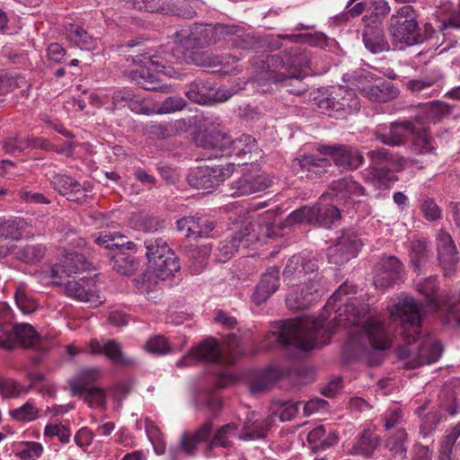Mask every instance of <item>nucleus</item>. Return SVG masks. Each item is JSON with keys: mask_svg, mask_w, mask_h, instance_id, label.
I'll return each instance as SVG.
<instances>
[{"mask_svg": "<svg viewBox=\"0 0 460 460\" xmlns=\"http://www.w3.org/2000/svg\"><path fill=\"white\" fill-rule=\"evenodd\" d=\"M402 276V264L394 256L382 258L376 266L374 285L386 289L397 284Z\"/></svg>", "mask_w": 460, "mask_h": 460, "instance_id": "nucleus-18", "label": "nucleus"}, {"mask_svg": "<svg viewBox=\"0 0 460 460\" xmlns=\"http://www.w3.org/2000/svg\"><path fill=\"white\" fill-rule=\"evenodd\" d=\"M12 309L4 303L0 304V347L13 349L12 332L15 327Z\"/></svg>", "mask_w": 460, "mask_h": 460, "instance_id": "nucleus-39", "label": "nucleus"}, {"mask_svg": "<svg viewBox=\"0 0 460 460\" xmlns=\"http://www.w3.org/2000/svg\"><path fill=\"white\" fill-rule=\"evenodd\" d=\"M361 331L374 349L366 357L367 364L371 367L380 365L383 356L376 350H385L391 346L390 329L379 318L372 317L366 321Z\"/></svg>", "mask_w": 460, "mask_h": 460, "instance_id": "nucleus-10", "label": "nucleus"}, {"mask_svg": "<svg viewBox=\"0 0 460 460\" xmlns=\"http://www.w3.org/2000/svg\"><path fill=\"white\" fill-rule=\"evenodd\" d=\"M410 263L414 271L420 273L427 266L431 257V250L426 239H418L411 243L409 251Z\"/></svg>", "mask_w": 460, "mask_h": 460, "instance_id": "nucleus-34", "label": "nucleus"}, {"mask_svg": "<svg viewBox=\"0 0 460 460\" xmlns=\"http://www.w3.org/2000/svg\"><path fill=\"white\" fill-rule=\"evenodd\" d=\"M380 437L371 429H364L348 446L347 453L363 458H371L380 447Z\"/></svg>", "mask_w": 460, "mask_h": 460, "instance_id": "nucleus-23", "label": "nucleus"}, {"mask_svg": "<svg viewBox=\"0 0 460 460\" xmlns=\"http://www.w3.org/2000/svg\"><path fill=\"white\" fill-rule=\"evenodd\" d=\"M218 30L216 26L211 24H199L194 23L193 26L183 28L179 31L175 32V44L176 46L166 45L171 52L182 53L185 58L181 60L188 62V58L199 66H215L219 62L216 61L215 58L209 57L207 53H193V55L188 57L187 50L194 49H202L211 44L216 43L218 40Z\"/></svg>", "mask_w": 460, "mask_h": 460, "instance_id": "nucleus-5", "label": "nucleus"}, {"mask_svg": "<svg viewBox=\"0 0 460 460\" xmlns=\"http://www.w3.org/2000/svg\"><path fill=\"white\" fill-rule=\"evenodd\" d=\"M31 386L24 388L18 382L11 379L0 380V393L5 398H16L26 394Z\"/></svg>", "mask_w": 460, "mask_h": 460, "instance_id": "nucleus-57", "label": "nucleus"}, {"mask_svg": "<svg viewBox=\"0 0 460 460\" xmlns=\"http://www.w3.org/2000/svg\"><path fill=\"white\" fill-rule=\"evenodd\" d=\"M361 246L362 242L355 231H343L336 243L328 248V261L336 265L344 264L357 256Z\"/></svg>", "mask_w": 460, "mask_h": 460, "instance_id": "nucleus-15", "label": "nucleus"}, {"mask_svg": "<svg viewBox=\"0 0 460 460\" xmlns=\"http://www.w3.org/2000/svg\"><path fill=\"white\" fill-rule=\"evenodd\" d=\"M10 414L19 421H32L38 418V410L33 403L27 402L21 407L12 410Z\"/></svg>", "mask_w": 460, "mask_h": 460, "instance_id": "nucleus-58", "label": "nucleus"}, {"mask_svg": "<svg viewBox=\"0 0 460 460\" xmlns=\"http://www.w3.org/2000/svg\"><path fill=\"white\" fill-rule=\"evenodd\" d=\"M45 252L41 244H27L17 248L15 256L26 263H37L44 257Z\"/></svg>", "mask_w": 460, "mask_h": 460, "instance_id": "nucleus-51", "label": "nucleus"}, {"mask_svg": "<svg viewBox=\"0 0 460 460\" xmlns=\"http://www.w3.org/2000/svg\"><path fill=\"white\" fill-rule=\"evenodd\" d=\"M26 223L22 219L0 218V254L6 253L9 247L4 244L6 240H19L22 234Z\"/></svg>", "mask_w": 460, "mask_h": 460, "instance_id": "nucleus-35", "label": "nucleus"}, {"mask_svg": "<svg viewBox=\"0 0 460 460\" xmlns=\"http://www.w3.org/2000/svg\"><path fill=\"white\" fill-rule=\"evenodd\" d=\"M307 75H309V65L307 67L296 66V69L290 70L287 75L278 73L270 79L274 83H279L288 93L300 95L307 90L303 82Z\"/></svg>", "mask_w": 460, "mask_h": 460, "instance_id": "nucleus-26", "label": "nucleus"}, {"mask_svg": "<svg viewBox=\"0 0 460 460\" xmlns=\"http://www.w3.org/2000/svg\"><path fill=\"white\" fill-rule=\"evenodd\" d=\"M130 4L134 9L148 13H169V8L156 0H131Z\"/></svg>", "mask_w": 460, "mask_h": 460, "instance_id": "nucleus-60", "label": "nucleus"}, {"mask_svg": "<svg viewBox=\"0 0 460 460\" xmlns=\"http://www.w3.org/2000/svg\"><path fill=\"white\" fill-rule=\"evenodd\" d=\"M234 92L226 87L215 88L208 83L194 81L186 91V96L193 102L202 105H212L215 102H223L230 99Z\"/></svg>", "mask_w": 460, "mask_h": 460, "instance_id": "nucleus-16", "label": "nucleus"}, {"mask_svg": "<svg viewBox=\"0 0 460 460\" xmlns=\"http://www.w3.org/2000/svg\"><path fill=\"white\" fill-rule=\"evenodd\" d=\"M264 63L270 70L285 68L288 72L296 69V66H308V58L305 54L294 53L280 55H269L266 57Z\"/></svg>", "mask_w": 460, "mask_h": 460, "instance_id": "nucleus-31", "label": "nucleus"}, {"mask_svg": "<svg viewBox=\"0 0 460 460\" xmlns=\"http://www.w3.org/2000/svg\"><path fill=\"white\" fill-rule=\"evenodd\" d=\"M315 221H317V217L315 216L314 206L301 207L290 213L286 219V223L288 226L294 224H309L315 226Z\"/></svg>", "mask_w": 460, "mask_h": 460, "instance_id": "nucleus-53", "label": "nucleus"}, {"mask_svg": "<svg viewBox=\"0 0 460 460\" xmlns=\"http://www.w3.org/2000/svg\"><path fill=\"white\" fill-rule=\"evenodd\" d=\"M420 210L427 220L435 221L441 217V209L431 198L424 197L421 199Z\"/></svg>", "mask_w": 460, "mask_h": 460, "instance_id": "nucleus-61", "label": "nucleus"}, {"mask_svg": "<svg viewBox=\"0 0 460 460\" xmlns=\"http://www.w3.org/2000/svg\"><path fill=\"white\" fill-rule=\"evenodd\" d=\"M371 165L364 172V178L367 182L379 186L386 178V172L382 168L386 166L387 160L391 157V152L384 147H377L367 153Z\"/></svg>", "mask_w": 460, "mask_h": 460, "instance_id": "nucleus-22", "label": "nucleus"}, {"mask_svg": "<svg viewBox=\"0 0 460 460\" xmlns=\"http://www.w3.org/2000/svg\"><path fill=\"white\" fill-rule=\"evenodd\" d=\"M441 78L442 75L440 71L435 70L430 75H428L422 79L409 81L407 83V86L411 92L420 93L422 91L433 86Z\"/></svg>", "mask_w": 460, "mask_h": 460, "instance_id": "nucleus-56", "label": "nucleus"}, {"mask_svg": "<svg viewBox=\"0 0 460 460\" xmlns=\"http://www.w3.org/2000/svg\"><path fill=\"white\" fill-rule=\"evenodd\" d=\"M138 264L134 256L122 252H117L111 258L112 269L121 275L130 276L134 274L138 268Z\"/></svg>", "mask_w": 460, "mask_h": 460, "instance_id": "nucleus-46", "label": "nucleus"}, {"mask_svg": "<svg viewBox=\"0 0 460 460\" xmlns=\"http://www.w3.org/2000/svg\"><path fill=\"white\" fill-rule=\"evenodd\" d=\"M233 44L243 49H257L262 47V40L251 34H243L234 38Z\"/></svg>", "mask_w": 460, "mask_h": 460, "instance_id": "nucleus-62", "label": "nucleus"}, {"mask_svg": "<svg viewBox=\"0 0 460 460\" xmlns=\"http://www.w3.org/2000/svg\"><path fill=\"white\" fill-rule=\"evenodd\" d=\"M438 254L445 275L453 274L458 262L457 251L452 237L446 232L438 234Z\"/></svg>", "mask_w": 460, "mask_h": 460, "instance_id": "nucleus-25", "label": "nucleus"}, {"mask_svg": "<svg viewBox=\"0 0 460 460\" xmlns=\"http://www.w3.org/2000/svg\"><path fill=\"white\" fill-rule=\"evenodd\" d=\"M279 288V270L278 267H270L261 276L252 296V300L257 305L266 302L270 296Z\"/></svg>", "mask_w": 460, "mask_h": 460, "instance_id": "nucleus-27", "label": "nucleus"}, {"mask_svg": "<svg viewBox=\"0 0 460 460\" xmlns=\"http://www.w3.org/2000/svg\"><path fill=\"white\" fill-rule=\"evenodd\" d=\"M144 244L146 249V256L148 260V264L166 256L172 252V249L163 238H148L145 241Z\"/></svg>", "mask_w": 460, "mask_h": 460, "instance_id": "nucleus-49", "label": "nucleus"}, {"mask_svg": "<svg viewBox=\"0 0 460 460\" xmlns=\"http://www.w3.org/2000/svg\"><path fill=\"white\" fill-rule=\"evenodd\" d=\"M363 42L367 50L373 54L388 51L390 45L380 27L367 26L363 32Z\"/></svg>", "mask_w": 460, "mask_h": 460, "instance_id": "nucleus-36", "label": "nucleus"}, {"mask_svg": "<svg viewBox=\"0 0 460 460\" xmlns=\"http://www.w3.org/2000/svg\"><path fill=\"white\" fill-rule=\"evenodd\" d=\"M148 269L157 279L164 280L172 278L175 272L180 270L181 265L178 258L172 251L166 256L149 263Z\"/></svg>", "mask_w": 460, "mask_h": 460, "instance_id": "nucleus-33", "label": "nucleus"}, {"mask_svg": "<svg viewBox=\"0 0 460 460\" xmlns=\"http://www.w3.org/2000/svg\"><path fill=\"white\" fill-rule=\"evenodd\" d=\"M302 262V254L293 255L288 259L283 271V278L288 282V285H293V280H302L304 278L305 269L301 267Z\"/></svg>", "mask_w": 460, "mask_h": 460, "instance_id": "nucleus-52", "label": "nucleus"}, {"mask_svg": "<svg viewBox=\"0 0 460 460\" xmlns=\"http://www.w3.org/2000/svg\"><path fill=\"white\" fill-rule=\"evenodd\" d=\"M393 322L400 325V333L409 343L415 341L421 332L420 304L412 297L401 298L387 308Z\"/></svg>", "mask_w": 460, "mask_h": 460, "instance_id": "nucleus-7", "label": "nucleus"}, {"mask_svg": "<svg viewBox=\"0 0 460 460\" xmlns=\"http://www.w3.org/2000/svg\"><path fill=\"white\" fill-rule=\"evenodd\" d=\"M388 31L394 40L412 46L421 42L420 29L413 7L405 4L392 14Z\"/></svg>", "mask_w": 460, "mask_h": 460, "instance_id": "nucleus-8", "label": "nucleus"}, {"mask_svg": "<svg viewBox=\"0 0 460 460\" xmlns=\"http://www.w3.org/2000/svg\"><path fill=\"white\" fill-rule=\"evenodd\" d=\"M318 151L323 155H329L337 166L344 169H357L364 162L363 155L349 146H321L318 147Z\"/></svg>", "mask_w": 460, "mask_h": 460, "instance_id": "nucleus-19", "label": "nucleus"}, {"mask_svg": "<svg viewBox=\"0 0 460 460\" xmlns=\"http://www.w3.org/2000/svg\"><path fill=\"white\" fill-rule=\"evenodd\" d=\"M330 190L332 191L330 195L341 197V199H349L354 201L358 198L364 196V188L358 182L349 178L332 181Z\"/></svg>", "mask_w": 460, "mask_h": 460, "instance_id": "nucleus-38", "label": "nucleus"}, {"mask_svg": "<svg viewBox=\"0 0 460 460\" xmlns=\"http://www.w3.org/2000/svg\"><path fill=\"white\" fill-rule=\"evenodd\" d=\"M298 165L300 171L298 172H306V177L313 175L319 176L325 172L326 168L331 166V161L325 157H321L313 154L303 155L294 160V166Z\"/></svg>", "mask_w": 460, "mask_h": 460, "instance_id": "nucleus-32", "label": "nucleus"}, {"mask_svg": "<svg viewBox=\"0 0 460 460\" xmlns=\"http://www.w3.org/2000/svg\"><path fill=\"white\" fill-rule=\"evenodd\" d=\"M323 278L318 274L308 281H305L303 286L292 289L286 298L287 306L292 311H299L308 308L316 303L323 291Z\"/></svg>", "mask_w": 460, "mask_h": 460, "instance_id": "nucleus-14", "label": "nucleus"}, {"mask_svg": "<svg viewBox=\"0 0 460 460\" xmlns=\"http://www.w3.org/2000/svg\"><path fill=\"white\" fill-rule=\"evenodd\" d=\"M327 196H330V194H323L320 198V201L314 206L315 216L317 217L315 226L326 228L330 227L341 217V212L336 207L330 204L322 203V201L324 200Z\"/></svg>", "mask_w": 460, "mask_h": 460, "instance_id": "nucleus-43", "label": "nucleus"}, {"mask_svg": "<svg viewBox=\"0 0 460 460\" xmlns=\"http://www.w3.org/2000/svg\"><path fill=\"white\" fill-rule=\"evenodd\" d=\"M301 402L291 401L273 402L270 406L269 418H272V423L278 418L280 421H289L295 418L298 412V406Z\"/></svg>", "mask_w": 460, "mask_h": 460, "instance_id": "nucleus-44", "label": "nucleus"}, {"mask_svg": "<svg viewBox=\"0 0 460 460\" xmlns=\"http://www.w3.org/2000/svg\"><path fill=\"white\" fill-rule=\"evenodd\" d=\"M321 107L327 110L331 117L344 119L358 111L360 103L352 89L340 86L334 89L329 97L321 102Z\"/></svg>", "mask_w": 460, "mask_h": 460, "instance_id": "nucleus-13", "label": "nucleus"}, {"mask_svg": "<svg viewBox=\"0 0 460 460\" xmlns=\"http://www.w3.org/2000/svg\"><path fill=\"white\" fill-rule=\"evenodd\" d=\"M452 111L451 104L435 101L422 105L416 118L421 123H436L451 115Z\"/></svg>", "mask_w": 460, "mask_h": 460, "instance_id": "nucleus-30", "label": "nucleus"}, {"mask_svg": "<svg viewBox=\"0 0 460 460\" xmlns=\"http://www.w3.org/2000/svg\"><path fill=\"white\" fill-rule=\"evenodd\" d=\"M275 218V212L267 210L256 218L244 217L242 219L234 230L231 239L220 242L217 252V261L220 262L229 261L240 246L253 249L258 244L277 236L279 229Z\"/></svg>", "mask_w": 460, "mask_h": 460, "instance_id": "nucleus-2", "label": "nucleus"}, {"mask_svg": "<svg viewBox=\"0 0 460 460\" xmlns=\"http://www.w3.org/2000/svg\"><path fill=\"white\" fill-rule=\"evenodd\" d=\"M65 292L66 296L81 302L95 305L102 303L93 278H82L78 280L68 281L66 284Z\"/></svg>", "mask_w": 460, "mask_h": 460, "instance_id": "nucleus-21", "label": "nucleus"}, {"mask_svg": "<svg viewBox=\"0 0 460 460\" xmlns=\"http://www.w3.org/2000/svg\"><path fill=\"white\" fill-rule=\"evenodd\" d=\"M90 263L86 261L84 255L78 252H69L59 264H55L50 268L49 277L52 279L51 283L56 286L62 285V279L81 270H86Z\"/></svg>", "mask_w": 460, "mask_h": 460, "instance_id": "nucleus-20", "label": "nucleus"}, {"mask_svg": "<svg viewBox=\"0 0 460 460\" xmlns=\"http://www.w3.org/2000/svg\"><path fill=\"white\" fill-rule=\"evenodd\" d=\"M183 58L185 56L182 53L176 54L166 48L156 51L143 50L132 57L133 62L140 65V68L130 71L128 78L145 90L158 91L162 88L159 79L151 70L171 75V66L181 63Z\"/></svg>", "mask_w": 460, "mask_h": 460, "instance_id": "nucleus-4", "label": "nucleus"}, {"mask_svg": "<svg viewBox=\"0 0 460 460\" xmlns=\"http://www.w3.org/2000/svg\"><path fill=\"white\" fill-rule=\"evenodd\" d=\"M52 187L70 201L84 203L86 200L84 188L66 174L54 173L50 178Z\"/></svg>", "mask_w": 460, "mask_h": 460, "instance_id": "nucleus-24", "label": "nucleus"}, {"mask_svg": "<svg viewBox=\"0 0 460 460\" xmlns=\"http://www.w3.org/2000/svg\"><path fill=\"white\" fill-rule=\"evenodd\" d=\"M89 346L91 353L93 354H103L115 364L123 365L127 363V360L123 357L120 345L114 340L101 343L97 339H92Z\"/></svg>", "mask_w": 460, "mask_h": 460, "instance_id": "nucleus-37", "label": "nucleus"}, {"mask_svg": "<svg viewBox=\"0 0 460 460\" xmlns=\"http://www.w3.org/2000/svg\"><path fill=\"white\" fill-rule=\"evenodd\" d=\"M147 351L156 355H165L172 350V348L163 335H155L150 338L146 344Z\"/></svg>", "mask_w": 460, "mask_h": 460, "instance_id": "nucleus-59", "label": "nucleus"}, {"mask_svg": "<svg viewBox=\"0 0 460 460\" xmlns=\"http://www.w3.org/2000/svg\"><path fill=\"white\" fill-rule=\"evenodd\" d=\"M411 134L413 135L412 146L416 153L426 155L436 151L434 140L427 130L422 129L415 131V128L413 127V133Z\"/></svg>", "mask_w": 460, "mask_h": 460, "instance_id": "nucleus-50", "label": "nucleus"}, {"mask_svg": "<svg viewBox=\"0 0 460 460\" xmlns=\"http://www.w3.org/2000/svg\"><path fill=\"white\" fill-rule=\"evenodd\" d=\"M237 429L238 425L233 422L223 425L208 441V449L212 450L216 447L228 448L232 447L231 438L236 436Z\"/></svg>", "mask_w": 460, "mask_h": 460, "instance_id": "nucleus-45", "label": "nucleus"}, {"mask_svg": "<svg viewBox=\"0 0 460 460\" xmlns=\"http://www.w3.org/2000/svg\"><path fill=\"white\" fill-rule=\"evenodd\" d=\"M43 453V447L39 442H26L24 447L20 451L19 456L22 460H36Z\"/></svg>", "mask_w": 460, "mask_h": 460, "instance_id": "nucleus-64", "label": "nucleus"}, {"mask_svg": "<svg viewBox=\"0 0 460 460\" xmlns=\"http://www.w3.org/2000/svg\"><path fill=\"white\" fill-rule=\"evenodd\" d=\"M355 85L367 98L376 102H386L398 96L399 91L391 83L374 77L365 71L357 72Z\"/></svg>", "mask_w": 460, "mask_h": 460, "instance_id": "nucleus-12", "label": "nucleus"}, {"mask_svg": "<svg viewBox=\"0 0 460 460\" xmlns=\"http://www.w3.org/2000/svg\"><path fill=\"white\" fill-rule=\"evenodd\" d=\"M243 354L239 341L234 334L228 337L224 349H220L217 341L214 339L207 340L192 349L191 351L177 361L178 367H187L195 361H204L208 363H225L234 364Z\"/></svg>", "mask_w": 460, "mask_h": 460, "instance_id": "nucleus-6", "label": "nucleus"}, {"mask_svg": "<svg viewBox=\"0 0 460 460\" xmlns=\"http://www.w3.org/2000/svg\"><path fill=\"white\" fill-rule=\"evenodd\" d=\"M408 435L402 429H398L394 436L386 440L385 447L390 451L392 457L395 460H403L407 455Z\"/></svg>", "mask_w": 460, "mask_h": 460, "instance_id": "nucleus-47", "label": "nucleus"}, {"mask_svg": "<svg viewBox=\"0 0 460 460\" xmlns=\"http://www.w3.org/2000/svg\"><path fill=\"white\" fill-rule=\"evenodd\" d=\"M136 96L132 91L127 88L119 89L114 91L111 96L112 105L114 107L128 105V108L135 112H139L137 110V101L135 100Z\"/></svg>", "mask_w": 460, "mask_h": 460, "instance_id": "nucleus-54", "label": "nucleus"}, {"mask_svg": "<svg viewBox=\"0 0 460 460\" xmlns=\"http://www.w3.org/2000/svg\"><path fill=\"white\" fill-rule=\"evenodd\" d=\"M284 371L279 367L270 366L262 372L251 384V391L253 394L261 393L270 389L283 376Z\"/></svg>", "mask_w": 460, "mask_h": 460, "instance_id": "nucleus-42", "label": "nucleus"}, {"mask_svg": "<svg viewBox=\"0 0 460 460\" xmlns=\"http://www.w3.org/2000/svg\"><path fill=\"white\" fill-rule=\"evenodd\" d=\"M13 348L16 343L22 347L37 348L40 344V338L36 330L29 323H17L12 332Z\"/></svg>", "mask_w": 460, "mask_h": 460, "instance_id": "nucleus-40", "label": "nucleus"}, {"mask_svg": "<svg viewBox=\"0 0 460 460\" xmlns=\"http://www.w3.org/2000/svg\"><path fill=\"white\" fill-rule=\"evenodd\" d=\"M410 133H413V123L404 120L394 121L388 125H378L374 135L384 145L402 146L406 144Z\"/></svg>", "mask_w": 460, "mask_h": 460, "instance_id": "nucleus-17", "label": "nucleus"}, {"mask_svg": "<svg viewBox=\"0 0 460 460\" xmlns=\"http://www.w3.org/2000/svg\"><path fill=\"white\" fill-rule=\"evenodd\" d=\"M460 437V422L454 426L450 430H447L444 438L440 441L439 451L444 453H451L452 448Z\"/></svg>", "mask_w": 460, "mask_h": 460, "instance_id": "nucleus-63", "label": "nucleus"}, {"mask_svg": "<svg viewBox=\"0 0 460 460\" xmlns=\"http://www.w3.org/2000/svg\"><path fill=\"white\" fill-rule=\"evenodd\" d=\"M99 368H87L80 372L79 376L69 382L71 393L84 400L92 408H103L106 405V394L102 389L93 385L100 378Z\"/></svg>", "mask_w": 460, "mask_h": 460, "instance_id": "nucleus-9", "label": "nucleus"}, {"mask_svg": "<svg viewBox=\"0 0 460 460\" xmlns=\"http://www.w3.org/2000/svg\"><path fill=\"white\" fill-rule=\"evenodd\" d=\"M14 300L18 308L25 314H31L38 306L36 300L29 296L22 287L16 288Z\"/></svg>", "mask_w": 460, "mask_h": 460, "instance_id": "nucleus-55", "label": "nucleus"}, {"mask_svg": "<svg viewBox=\"0 0 460 460\" xmlns=\"http://www.w3.org/2000/svg\"><path fill=\"white\" fill-rule=\"evenodd\" d=\"M177 230L186 237L199 238L208 237L214 229V224L207 219L195 217H185L176 222Z\"/></svg>", "mask_w": 460, "mask_h": 460, "instance_id": "nucleus-28", "label": "nucleus"}, {"mask_svg": "<svg viewBox=\"0 0 460 460\" xmlns=\"http://www.w3.org/2000/svg\"><path fill=\"white\" fill-rule=\"evenodd\" d=\"M92 237L94 243L106 249L137 250L135 243L128 241L125 235L118 232L93 234Z\"/></svg>", "mask_w": 460, "mask_h": 460, "instance_id": "nucleus-41", "label": "nucleus"}, {"mask_svg": "<svg viewBox=\"0 0 460 460\" xmlns=\"http://www.w3.org/2000/svg\"><path fill=\"white\" fill-rule=\"evenodd\" d=\"M66 40L82 50H93L95 41L83 28L73 26L66 34Z\"/></svg>", "mask_w": 460, "mask_h": 460, "instance_id": "nucleus-48", "label": "nucleus"}, {"mask_svg": "<svg viewBox=\"0 0 460 460\" xmlns=\"http://www.w3.org/2000/svg\"><path fill=\"white\" fill-rule=\"evenodd\" d=\"M352 285L344 283L328 299L319 317L289 319L271 324V335L278 345L309 351L328 344L335 327L355 326L359 323L365 308H359Z\"/></svg>", "mask_w": 460, "mask_h": 460, "instance_id": "nucleus-1", "label": "nucleus"}, {"mask_svg": "<svg viewBox=\"0 0 460 460\" xmlns=\"http://www.w3.org/2000/svg\"><path fill=\"white\" fill-rule=\"evenodd\" d=\"M443 352V346L439 341L427 337L421 342L416 355H412L407 346L397 349V357L404 361V368L415 369L423 365H429L438 360Z\"/></svg>", "mask_w": 460, "mask_h": 460, "instance_id": "nucleus-11", "label": "nucleus"}, {"mask_svg": "<svg viewBox=\"0 0 460 460\" xmlns=\"http://www.w3.org/2000/svg\"><path fill=\"white\" fill-rule=\"evenodd\" d=\"M255 413L251 412L243 423V431L237 437L241 440H254L264 438L267 432L272 426V418L259 420L255 418Z\"/></svg>", "mask_w": 460, "mask_h": 460, "instance_id": "nucleus-29", "label": "nucleus"}, {"mask_svg": "<svg viewBox=\"0 0 460 460\" xmlns=\"http://www.w3.org/2000/svg\"><path fill=\"white\" fill-rule=\"evenodd\" d=\"M198 143L204 149L202 159L211 160L234 155L243 160V164H247L261 156V150L256 139L247 134H243L232 140L224 133H209L198 139Z\"/></svg>", "mask_w": 460, "mask_h": 460, "instance_id": "nucleus-3", "label": "nucleus"}]
</instances>
